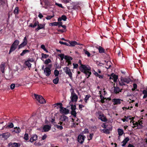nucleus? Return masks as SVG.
<instances>
[{"instance_id": "4be33fe9", "label": "nucleus", "mask_w": 147, "mask_h": 147, "mask_svg": "<svg viewBox=\"0 0 147 147\" xmlns=\"http://www.w3.org/2000/svg\"><path fill=\"white\" fill-rule=\"evenodd\" d=\"M37 136L35 134L33 135L30 139V142H32L34 141H36L37 140Z\"/></svg>"}, {"instance_id": "13d9d810", "label": "nucleus", "mask_w": 147, "mask_h": 147, "mask_svg": "<svg viewBox=\"0 0 147 147\" xmlns=\"http://www.w3.org/2000/svg\"><path fill=\"white\" fill-rule=\"evenodd\" d=\"M55 5L59 7H60L61 8H63V7L62 6V5L61 4H59L57 3H55Z\"/></svg>"}, {"instance_id": "4d7b16f0", "label": "nucleus", "mask_w": 147, "mask_h": 147, "mask_svg": "<svg viewBox=\"0 0 147 147\" xmlns=\"http://www.w3.org/2000/svg\"><path fill=\"white\" fill-rule=\"evenodd\" d=\"M38 24L39 23L38 21L35 22L34 24L33 25V26H32V28L35 27L37 26H38Z\"/></svg>"}, {"instance_id": "58836bf2", "label": "nucleus", "mask_w": 147, "mask_h": 147, "mask_svg": "<svg viewBox=\"0 0 147 147\" xmlns=\"http://www.w3.org/2000/svg\"><path fill=\"white\" fill-rule=\"evenodd\" d=\"M56 127L60 130H62L63 129V127L61 125H56Z\"/></svg>"}, {"instance_id": "9d476101", "label": "nucleus", "mask_w": 147, "mask_h": 147, "mask_svg": "<svg viewBox=\"0 0 147 147\" xmlns=\"http://www.w3.org/2000/svg\"><path fill=\"white\" fill-rule=\"evenodd\" d=\"M10 136V134L9 132H6L0 135V137L5 140L7 139Z\"/></svg>"}, {"instance_id": "423d86ee", "label": "nucleus", "mask_w": 147, "mask_h": 147, "mask_svg": "<svg viewBox=\"0 0 147 147\" xmlns=\"http://www.w3.org/2000/svg\"><path fill=\"white\" fill-rule=\"evenodd\" d=\"M63 69L65 72L66 74L68 75L70 78L71 79H72V73L71 71V70L68 67H66L64 68Z\"/></svg>"}, {"instance_id": "ea45409f", "label": "nucleus", "mask_w": 147, "mask_h": 147, "mask_svg": "<svg viewBox=\"0 0 147 147\" xmlns=\"http://www.w3.org/2000/svg\"><path fill=\"white\" fill-rule=\"evenodd\" d=\"M19 12L18 7H17L15 9L14 11V13L15 14H17Z\"/></svg>"}, {"instance_id": "f704fd0d", "label": "nucleus", "mask_w": 147, "mask_h": 147, "mask_svg": "<svg viewBox=\"0 0 147 147\" xmlns=\"http://www.w3.org/2000/svg\"><path fill=\"white\" fill-rule=\"evenodd\" d=\"M49 25L50 26H56L58 25V23H57V22H55L50 23Z\"/></svg>"}, {"instance_id": "37998d69", "label": "nucleus", "mask_w": 147, "mask_h": 147, "mask_svg": "<svg viewBox=\"0 0 147 147\" xmlns=\"http://www.w3.org/2000/svg\"><path fill=\"white\" fill-rule=\"evenodd\" d=\"M103 132L106 134H108L110 133L109 130L108 129H104L102 130Z\"/></svg>"}, {"instance_id": "393cba45", "label": "nucleus", "mask_w": 147, "mask_h": 147, "mask_svg": "<svg viewBox=\"0 0 147 147\" xmlns=\"http://www.w3.org/2000/svg\"><path fill=\"white\" fill-rule=\"evenodd\" d=\"M16 47L13 45L12 44L10 47V49L9 51V53L10 54L11 53L15 51V49H16Z\"/></svg>"}, {"instance_id": "c756f323", "label": "nucleus", "mask_w": 147, "mask_h": 147, "mask_svg": "<svg viewBox=\"0 0 147 147\" xmlns=\"http://www.w3.org/2000/svg\"><path fill=\"white\" fill-rule=\"evenodd\" d=\"M19 41L18 40H16L12 44L17 47V46L19 44Z\"/></svg>"}, {"instance_id": "e2e57ef3", "label": "nucleus", "mask_w": 147, "mask_h": 147, "mask_svg": "<svg viewBox=\"0 0 147 147\" xmlns=\"http://www.w3.org/2000/svg\"><path fill=\"white\" fill-rule=\"evenodd\" d=\"M47 137V136L46 134H45L44 136L42 137V140H45Z\"/></svg>"}, {"instance_id": "338daca9", "label": "nucleus", "mask_w": 147, "mask_h": 147, "mask_svg": "<svg viewBox=\"0 0 147 147\" xmlns=\"http://www.w3.org/2000/svg\"><path fill=\"white\" fill-rule=\"evenodd\" d=\"M38 16L40 19L42 18L43 17V15L40 13H39Z\"/></svg>"}, {"instance_id": "0e129e2a", "label": "nucleus", "mask_w": 147, "mask_h": 147, "mask_svg": "<svg viewBox=\"0 0 147 147\" xmlns=\"http://www.w3.org/2000/svg\"><path fill=\"white\" fill-rule=\"evenodd\" d=\"M84 107V106L83 105H80L79 106V109L80 110L82 108Z\"/></svg>"}, {"instance_id": "4468645a", "label": "nucleus", "mask_w": 147, "mask_h": 147, "mask_svg": "<svg viewBox=\"0 0 147 147\" xmlns=\"http://www.w3.org/2000/svg\"><path fill=\"white\" fill-rule=\"evenodd\" d=\"M132 123L133 125H134V127L136 126L139 128H141L142 127V121H141L139 123L133 121L132 122Z\"/></svg>"}, {"instance_id": "72a5a7b5", "label": "nucleus", "mask_w": 147, "mask_h": 147, "mask_svg": "<svg viewBox=\"0 0 147 147\" xmlns=\"http://www.w3.org/2000/svg\"><path fill=\"white\" fill-rule=\"evenodd\" d=\"M59 81V78L58 77H57L56 78L53 80V82L54 84H56L58 83Z\"/></svg>"}, {"instance_id": "5fc2aeb1", "label": "nucleus", "mask_w": 147, "mask_h": 147, "mask_svg": "<svg viewBox=\"0 0 147 147\" xmlns=\"http://www.w3.org/2000/svg\"><path fill=\"white\" fill-rule=\"evenodd\" d=\"M72 120H73V123L72 124L71 127H75L76 126V123L74 121V120H75V119H74V120L73 119H72Z\"/></svg>"}, {"instance_id": "2eb2a0df", "label": "nucleus", "mask_w": 147, "mask_h": 147, "mask_svg": "<svg viewBox=\"0 0 147 147\" xmlns=\"http://www.w3.org/2000/svg\"><path fill=\"white\" fill-rule=\"evenodd\" d=\"M5 63L3 62H2L0 65V69L2 73H4L5 71Z\"/></svg>"}, {"instance_id": "6ab92c4d", "label": "nucleus", "mask_w": 147, "mask_h": 147, "mask_svg": "<svg viewBox=\"0 0 147 147\" xmlns=\"http://www.w3.org/2000/svg\"><path fill=\"white\" fill-rule=\"evenodd\" d=\"M118 79V76L115 75H112L110 77L109 79L111 80L112 79L114 82L117 81Z\"/></svg>"}, {"instance_id": "774afa93", "label": "nucleus", "mask_w": 147, "mask_h": 147, "mask_svg": "<svg viewBox=\"0 0 147 147\" xmlns=\"http://www.w3.org/2000/svg\"><path fill=\"white\" fill-rule=\"evenodd\" d=\"M97 65H99L100 66H102L103 65V64L102 63H100L99 62L98 63L97 62Z\"/></svg>"}, {"instance_id": "473e14b6", "label": "nucleus", "mask_w": 147, "mask_h": 147, "mask_svg": "<svg viewBox=\"0 0 147 147\" xmlns=\"http://www.w3.org/2000/svg\"><path fill=\"white\" fill-rule=\"evenodd\" d=\"M29 52V51L27 50H24L20 54V55L23 56L25 54Z\"/></svg>"}, {"instance_id": "49530a36", "label": "nucleus", "mask_w": 147, "mask_h": 147, "mask_svg": "<svg viewBox=\"0 0 147 147\" xmlns=\"http://www.w3.org/2000/svg\"><path fill=\"white\" fill-rule=\"evenodd\" d=\"M58 56L61 58V60H63L64 58V55L63 54H59Z\"/></svg>"}, {"instance_id": "bf43d9fd", "label": "nucleus", "mask_w": 147, "mask_h": 147, "mask_svg": "<svg viewBox=\"0 0 147 147\" xmlns=\"http://www.w3.org/2000/svg\"><path fill=\"white\" fill-rule=\"evenodd\" d=\"M73 65L74 66V68H77L78 66V65L76 63H74L73 64Z\"/></svg>"}, {"instance_id": "09e8293b", "label": "nucleus", "mask_w": 147, "mask_h": 147, "mask_svg": "<svg viewBox=\"0 0 147 147\" xmlns=\"http://www.w3.org/2000/svg\"><path fill=\"white\" fill-rule=\"evenodd\" d=\"M24 139L26 140L28 139V134H25L24 135Z\"/></svg>"}, {"instance_id": "7c9ffc66", "label": "nucleus", "mask_w": 147, "mask_h": 147, "mask_svg": "<svg viewBox=\"0 0 147 147\" xmlns=\"http://www.w3.org/2000/svg\"><path fill=\"white\" fill-rule=\"evenodd\" d=\"M118 134L119 136H122L123 135V131L122 129H118Z\"/></svg>"}, {"instance_id": "cd10ccee", "label": "nucleus", "mask_w": 147, "mask_h": 147, "mask_svg": "<svg viewBox=\"0 0 147 147\" xmlns=\"http://www.w3.org/2000/svg\"><path fill=\"white\" fill-rule=\"evenodd\" d=\"M143 94H144L143 96V98H145L147 97V90H144L142 92Z\"/></svg>"}, {"instance_id": "a18cd8bd", "label": "nucleus", "mask_w": 147, "mask_h": 147, "mask_svg": "<svg viewBox=\"0 0 147 147\" xmlns=\"http://www.w3.org/2000/svg\"><path fill=\"white\" fill-rule=\"evenodd\" d=\"M71 114L72 115H73L74 117H76V113L75 110L71 111Z\"/></svg>"}, {"instance_id": "e433bc0d", "label": "nucleus", "mask_w": 147, "mask_h": 147, "mask_svg": "<svg viewBox=\"0 0 147 147\" xmlns=\"http://www.w3.org/2000/svg\"><path fill=\"white\" fill-rule=\"evenodd\" d=\"M90 97V95H87L84 98V100L86 103H87V100L89 99V98Z\"/></svg>"}, {"instance_id": "f257e3e1", "label": "nucleus", "mask_w": 147, "mask_h": 147, "mask_svg": "<svg viewBox=\"0 0 147 147\" xmlns=\"http://www.w3.org/2000/svg\"><path fill=\"white\" fill-rule=\"evenodd\" d=\"M78 63L81 65V66L79 68L81 72L85 74L86 75L88 76L87 78H88L91 74L90 67L88 65H86L82 64L81 61L80 60L79 61Z\"/></svg>"}, {"instance_id": "8fccbe9b", "label": "nucleus", "mask_w": 147, "mask_h": 147, "mask_svg": "<svg viewBox=\"0 0 147 147\" xmlns=\"http://www.w3.org/2000/svg\"><path fill=\"white\" fill-rule=\"evenodd\" d=\"M13 124L12 123H10L7 126V127L9 128H12L13 127Z\"/></svg>"}, {"instance_id": "603ef678", "label": "nucleus", "mask_w": 147, "mask_h": 147, "mask_svg": "<svg viewBox=\"0 0 147 147\" xmlns=\"http://www.w3.org/2000/svg\"><path fill=\"white\" fill-rule=\"evenodd\" d=\"M93 134H90L89 136H88V139L89 140L92 139Z\"/></svg>"}, {"instance_id": "f8f14e48", "label": "nucleus", "mask_w": 147, "mask_h": 147, "mask_svg": "<svg viewBox=\"0 0 147 147\" xmlns=\"http://www.w3.org/2000/svg\"><path fill=\"white\" fill-rule=\"evenodd\" d=\"M122 101V100L119 98H114L112 100V102H113V104L114 105L120 104L121 103V101Z\"/></svg>"}, {"instance_id": "680f3d73", "label": "nucleus", "mask_w": 147, "mask_h": 147, "mask_svg": "<svg viewBox=\"0 0 147 147\" xmlns=\"http://www.w3.org/2000/svg\"><path fill=\"white\" fill-rule=\"evenodd\" d=\"M58 124H59L60 125H65V124L64 122H63L62 121H60L59 122Z\"/></svg>"}, {"instance_id": "bb28decb", "label": "nucleus", "mask_w": 147, "mask_h": 147, "mask_svg": "<svg viewBox=\"0 0 147 147\" xmlns=\"http://www.w3.org/2000/svg\"><path fill=\"white\" fill-rule=\"evenodd\" d=\"M25 65L27 66L30 69L31 67V64L29 62V61H25Z\"/></svg>"}, {"instance_id": "0eeeda50", "label": "nucleus", "mask_w": 147, "mask_h": 147, "mask_svg": "<svg viewBox=\"0 0 147 147\" xmlns=\"http://www.w3.org/2000/svg\"><path fill=\"white\" fill-rule=\"evenodd\" d=\"M50 67H47L44 69V72L45 74L47 76H49L51 74V65H50Z\"/></svg>"}, {"instance_id": "3c124183", "label": "nucleus", "mask_w": 147, "mask_h": 147, "mask_svg": "<svg viewBox=\"0 0 147 147\" xmlns=\"http://www.w3.org/2000/svg\"><path fill=\"white\" fill-rule=\"evenodd\" d=\"M59 43L60 44H62V45H66L68 46H69V44H68V43H67V42H62V41H60L59 42Z\"/></svg>"}, {"instance_id": "ddd939ff", "label": "nucleus", "mask_w": 147, "mask_h": 147, "mask_svg": "<svg viewBox=\"0 0 147 147\" xmlns=\"http://www.w3.org/2000/svg\"><path fill=\"white\" fill-rule=\"evenodd\" d=\"M9 145L10 147H19L20 145L18 143L14 142L13 143H9Z\"/></svg>"}, {"instance_id": "6e6d98bb", "label": "nucleus", "mask_w": 147, "mask_h": 147, "mask_svg": "<svg viewBox=\"0 0 147 147\" xmlns=\"http://www.w3.org/2000/svg\"><path fill=\"white\" fill-rule=\"evenodd\" d=\"M61 18H62V20L63 21H66L67 19V17L63 15L62 16Z\"/></svg>"}, {"instance_id": "864d4df0", "label": "nucleus", "mask_w": 147, "mask_h": 147, "mask_svg": "<svg viewBox=\"0 0 147 147\" xmlns=\"http://www.w3.org/2000/svg\"><path fill=\"white\" fill-rule=\"evenodd\" d=\"M15 85L14 84H11L10 86V88L11 90H13L14 89L15 87Z\"/></svg>"}, {"instance_id": "69168bd1", "label": "nucleus", "mask_w": 147, "mask_h": 147, "mask_svg": "<svg viewBox=\"0 0 147 147\" xmlns=\"http://www.w3.org/2000/svg\"><path fill=\"white\" fill-rule=\"evenodd\" d=\"M57 23H58V26L59 27L60 26H61L62 25V23L61 22H57Z\"/></svg>"}, {"instance_id": "a211bd4d", "label": "nucleus", "mask_w": 147, "mask_h": 147, "mask_svg": "<svg viewBox=\"0 0 147 147\" xmlns=\"http://www.w3.org/2000/svg\"><path fill=\"white\" fill-rule=\"evenodd\" d=\"M113 92L115 94H117L119 93V92L121 91V89H120L119 88L117 87L114 86Z\"/></svg>"}, {"instance_id": "c85d7f7f", "label": "nucleus", "mask_w": 147, "mask_h": 147, "mask_svg": "<svg viewBox=\"0 0 147 147\" xmlns=\"http://www.w3.org/2000/svg\"><path fill=\"white\" fill-rule=\"evenodd\" d=\"M64 59L67 60V61H71L72 60V58L71 57L67 55H65L64 57Z\"/></svg>"}, {"instance_id": "1a4fd4ad", "label": "nucleus", "mask_w": 147, "mask_h": 147, "mask_svg": "<svg viewBox=\"0 0 147 147\" xmlns=\"http://www.w3.org/2000/svg\"><path fill=\"white\" fill-rule=\"evenodd\" d=\"M60 120L64 122L65 124L68 121V117L64 115L61 116Z\"/></svg>"}, {"instance_id": "7ed1b4c3", "label": "nucleus", "mask_w": 147, "mask_h": 147, "mask_svg": "<svg viewBox=\"0 0 147 147\" xmlns=\"http://www.w3.org/2000/svg\"><path fill=\"white\" fill-rule=\"evenodd\" d=\"M34 96L36 100L40 104H45L46 101L42 96L41 95L34 94Z\"/></svg>"}, {"instance_id": "b1692460", "label": "nucleus", "mask_w": 147, "mask_h": 147, "mask_svg": "<svg viewBox=\"0 0 147 147\" xmlns=\"http://www.w3.org/2000/svg\"><path fill=\"white\" fill-rule=\"evenodd\" d=\"M129 138L128 137L125 138L122 142V143L123 144L122 145V146H125L127 142L129 140Z\"/></svg>"}, {"instance_id": "4c0bfd02", "label": "nucleus", "mask_w": 147, "mask_h": 147, "mask_svg": "<svg viewBox=\"0 0 147 147\" xmlns=\"http://www.w3.org/2000/svg\"><path fill=\"white\" fill-rule=\"evenodd\" d=\"M40 47L42 49H43L44 51H45L47 53H48V51L45 48V46L44 45H42Z\"/></svg>"}, {"instance_id": "412c9836", "label": "nucleus", "mask_w": 147, "mask_h": 147, "mask_svg": "<svg viewBox=\"0 0 147 147\" xmlns=\"http://www.w3.org/2000/svg\"><path fill=\"white\" fill-rule=\"evenodd\" d=\"M45 26V25L41 24H38V27L36 29V30L38 31L40 29H43L44 28Z\"/></svg>"}, {"instance_id": "a19ab883", "label": "nucleus", "mask_w": 147, "mask_h": 147, "mask_svg": "<svg viewBox=\"0 0 147 147\" xmlns=\"http://www.w3.org/2000/svg\"><path fill=\"white\" fill-rule=\"evenodd\" d=\"M41 55L42 58L45 59L47 58L49 56L48 55H47V54H44L43 53H42Z\"/></svg>"}, {"instance_id": "de8ad7c7", "label": "nucleus", "mask_w": 147, "mask_h": 147, "mask_svg": "<svg viewBox=\"0 0 147 147\" xmlns=\"http://www.w3.org/2000/svg\"><path fill=\"white\" fill-rule=\"evenodd\" d=\"M76 108L75 105H71V111L75 110Z\"/></svg>"}, {"instance_id": "c9c22d12", "label": "nucleus", "mask_w": 147, "mask_h": 147, "mask_svg": "<svg viewBox=\"0 0 147 147\" xmlns=\"http://www.w3.org/2000/svg\"><path fill=\"white\" fill-rule=\"evenodd\" d=\"M59 74V72L57 70L55 69L54 71V74L55 76H57Z\"/></svg>"}, {"instance_id": "dca6fc26", "label": "nucleus", "mask_w": 147, "mask_h": 147, "mask_svg": "<svg viewBox=\"0 0 147 147\" xmlns=\"http://www.w3.org/2000/svg\"><path fill=\"white\" fill-rule=\"evenodd\" d=\"M51 128V126L49 125H45L43 128L44 131L47 132Z\"/></svg>"}, {"instance_id": "052dcab7", "label": "nucleus", "mask_w": 147, "mask_h": 147, "mask_svg": "<svg viewBox=\"0 0 147 147\" xmlns=\"http://www.w3.org/2000/svg\"><path fill=\"white\" fill-rule=\"evenodd\" d=\"M53 16H47L46 17V19L48 20H49L51 19L53 17Z\"/></svg>"}, {"instance_id": "20e7f679", "label": "nucleus", "mask_w": 147, "mask_h": 147, "mask_svg": "<svg viewBox=\"0 0 147 147\" xmlns=\"http://www.w3.org/2000/svg\"><path fill=\"white\" fill-rule=\"evenodd\" d=\"M70 91L71 93L70 98L71 101L73 102L77 101L78 99V96L74 92V89L71 88L70 89Z\"/></svg>"}, {"instance_id": "39448f33", "label": "nucleus", "mask_w": 147, "mask_h": 147, "mask_svg": "<svg viewBox=\"0 0 147 147\" xmlns=\"http://www.w3.org/2000/svg\"><path fill=\"white\" fill-rule=\"evenodd\" d=\"M131 81V80L129 78H122L119 81V84L120 86H123L125 85L124 83H129Z\"/></svg>"}, {"instance_id": "a878e982", "label": "nucleus", "mask_w": 147, "mask_h": 147, "mask_svg": "<svg viewBox=\"0 0 147 147\" xmlns=\"http://www.w3.org/2000/svg\"><path fill=\"white\" fill-rule=\"evenodd\" d=\"M14 129L13 132H15L16 133H19L21 131V129L19 127H14Z\"/></svg>"}, {"instance_id": "5701e85b", "label": "nucleus", "mask_w": 147, "mask_h": 147, "mask_svg": "<svg viewBox=\"0 0 147 147\" xmlns=\"http://www.w3.org/2000/svg\"><path fill=\"white\" fill-rule=\"evenodd\" d=\"M69 42L70 44V45H69V46H74L76 45H79V44H78V43L75 41H69Z\"/></svg>"}, {"instance_id": "c03bdc74", "label": "nucleus", "mask_w": 147, "mask_h": 147, "mask_svg": "<svg viewBox=\"0 0 147 147\" xmlns=\"http://www.w3.org/2000/svg\"><path fill=\"white\" fill-rule=\"evenodd\" d=\"M84 51L85 54L88 57L90 56V54L88 51L85 50H84Z\"/></svg>"}, {"instance_id": "2f4dec72", "label": "nucleus", "mask_w": 147, "mask_h": 147, "mask_svg": "<svg viewBox=\"0 0 147 147\" xmlns=\"http://www.w3.org/2000/svg\"><path fill=\"white\" fill-rule=\"evenodd\" d=\"M111 64H112V63L110 61H107V63L106 65H107V66L108 65L109 66L108 67H107V66H106L105 67L107 69H109L110 67H111Z\"/></svg>"}, {"instance_id": "f03ea898", "label": "nucleus", "mask_w": 147, "mask_h": 147, "mask_svg": "<svg viewBox=\"0 0 147 147\" xmlns=\"http://www.w3.org/2000/svg\"><path fill=\"white\" fill-rule=\"evenodd\" d=\"M55 107H57V109L60 108L59 111L61 113L67 114L69 113V110L63 107V105L61 103H58L55 104Z\"/></svg>"}, {"instance_id": "f3484780", "label": "nucleus", "mask_w": 147, "mask_h": 147, "mask_svg": "<svg viewBox=\"0 0 147 147\" xmlns=\"http://www.w3.org/2000/svg\"><path fill=\"white\" fill-rule=\"evenodd\" d=\"M98 118L102 121L105 122L107 121V119L105 117L103 114H100L99 115Z\"/></svg>"}, {"instance_id": "6e6552de", "label": "nucleus", "mask_w": 147, "mask_h": 147, "mask_svg": "<svg viewBox=\"0 0 147 147\" xmlns=\"http://www.w3.org/2000/svg\"><path fill=\"white\" fill-rule=\"evenodd\" d=\"M27 44V41L26 37H25L22 43L20 44L18 46V49H21L25 46Z\"/></svg>"}, {"instance_id": "79ce46f5", "label": "nucleus", "mask_w": 147, "mask_h": 147, "mask_svg": "<svg viewBox=\"0 0 147 147\" xmlns=\"http://www.w3.org/2000/svg\"><path fill=\"white\" fill-rule=\"evenodd\" d=\"M51 62V60L49 59H48L45 60L44 61V63L47 64Z\"/></svg>"}, {"instance_id": "aec40b11", "label": "nucleus", "mask_w": 147, "mask_h": 147, "mask_svg": "<svg viewBox=\"0 0 147 147\" xmlns=\"http://www.w3.org/2000/svg\"><path fill=\"white\" fill-rule=\"evenodd\" d=\"M96 47L98 49L99 52L100 53H105V49L102 47L99 46H96Z\"/></svg>"}, {"instance_id": "9b49d317", "label": "nucleus", "mask_w": 147, "mask_h": 147, "mask_svg": "<svg viewBox=\"0 0 147 147\" xmlns=\"http://www.w3.org/2000/svg\"><path fill=\"white\" fill-rule=\"evenodd\" d=\"M85 136L83 135H79L78 138V142L81 144H82L84 140Z\"/></svg>"}]
</instances>
